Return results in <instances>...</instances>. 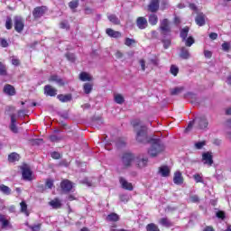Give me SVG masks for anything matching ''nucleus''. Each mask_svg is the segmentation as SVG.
Returning <instances> with one entry per match:
<instances>
[{
    "label": "nucleus",
    "mask_w": 231,
    "mask_h": 231,
    "mask_svg": "<svg viewBox=\"0 0 231 231\" xmlns=\"http://www.w3.org/2000/svg\"><path fill=\"white\" fill-rule=\"evenodd\" d=\"M134 162H135L139 169H143V167L147 165L149 159H147V157H145L143 154L136 156L132 152H125L121 157L120 165L122 169H131Z\"/></svg>",
    "instance_id": "f257e3e1"
},
{
    "label": "nucleus",
    "mask_w": 231,
    "mask_h": 231,
    "mask_svg": "<svg viewBox=\"0 0 231 231\" xmlns=\"http://www.w3.org/2000/svg\"><path fill=\"white\" fill-rule=\"evenodd\" d=\"M132 125L134 129L136 142L139 143H147L149 142V138L147 136V126L143 125L140 119L132 121Z\"/></svg>",
    "instance_id": "f03ea898"
},
{
    "label": "nucleus",
    "mask_w": 231,
    "mask_h": 231,
    "mask_svg": "<svg viewBox=\"0 0 231 231\" xmlns=\"http://www.w3.org/2000/svg\"><path fill=\"white\" fill-rule=\"evenodd\" d=\"M193 125H195L196 129H200V131H207L208 127V120L205 116H197L193 121L189 123L186 131H190Z\"/></svg>",
    "instance_id": "7ed1b4c3"
},
{
    "label": "nucleus",
    "mask_w": 231,
    "mask_h": 231,
    "mask_svg": "<svg viewBox=\"0 0 231 231\" xmlns=\"http://www.w3.org/2000/svg\"><path fill=\"white\" fill-rule=\"evenodd\" d=\"M151 148L148 150V154L152 156V158L156 157L161 152H163L165 146L162 143V140L160 139H152L150 141Z\"/></svg>",
    "instance_id": "20e7f679"
},
{
    "label": "nucleus",
    "mask_w": 231,
    "mask_h": 231,
    "mask_svg": "<svg viewBox=\"0 0 231 231\" xmlns=\"http://www.w3.org/2000/svg\"><path fill=\"white\" fill-rule=\"evenodd\" d=\"M159 30L161 31V35H163V37L167 36L169 33H171V32H172L169 19L164 18L160 21Z\"/></svg>",
    "instance_id": "39448f33"
},
{
    "label": "nucleus",
    "mask_w": 231,
    "mask_h": 231,
    "mask_svg": "<svg viewBox=\"0 0 231 231\" xmlns=\"http://www.w3.org/2000/svg\"><path fill=\"white\" fill-rule=\"evenodd\" d=\"M14 30L18 33H21L24 30V21L21 16H14Z\"/></svg>",
    "instance_id": "423d86ee"
},
{
    "label": "nucleus",
    "mask_w": 231,
    "mask_h": 231,
    "mask_svg": "<svg viewBox=\"0 0 231 231\" xmlns=\"http://www.w3.org/2000/svg\"><path fill=\"white\" fill-rule=\"evenodd\" d=\"M202 162H203L204 165L212 167V164L214 163V160L212 159V153H210L209 152H204L202 154Z\"/></svg>",
    "instance_id": "0eeeda50"
},
{
    "label": "nucleus",
    "mask_w": 231,
    "mask_h": 231,
    "mask_svg": "<svg viewBox=\"0 0 231 231\" xmlns=\"http://www.w3.org/2000/svg\"><path fill=\"white\" fill-rule=\"evenodd\" d=\"M44 14H46V7H44V6L36 7L32 11V15H33L34 19H41V17H42V15H44Z\"/></svg>",
    "instance_id": "6e6552de"
},
{
    "label": "nucleus",
    "mask_w": 231,
    "mask_h": 231,
    "mask_svg": "<svg viewBox=\"0 0 231 231\" xmlns=\"http://www.w3.org/2000/svg\"><path fill=\"white\" fill-rule=\"evenodd\" d=\"M148 10L149 12H152V14H154L160 10V0H151L150 4L148 5Z\"/></svg>",
    "instance_id": "1a4fd4ad"
},
{
    "label": "nucleus",
    "mask_w": 231,
    "mask_h": 231,
    "mask_svg": "<svg viewBox=\"0 0 231 231\" xmlns=\"http://www.w3.org/2000/svg\"><path fill=\"white\" fill-rule=\"evenodd\" d=\"M60 187L63 192H71V189H73V183H71V181H69V180H65L61 181Z\"/></svg>",
    "instance_id": "9d476101"
},
{
    "label": "nucleus",
    "mask_w": 231,
    "mask_h": 231,
    "mask_svg": "<svg viewBox=\"0 0 231 231\" xmlns=\"http://www.w3.org/2000/svg\"><path fill=\"white\" fill-rule=\"evenodd\" d=\"M136 24L139 30H145V28L149 26V23H147V19L143 16H140L137 18Z\"/></svg>",
    "instance_id": "9b49d317"
},
{
    "label": "nucleus",
    "mask_w": 231,
    "mask_h": 231,
    "mask_svg": "<svg viewBox=\"0 0 231 231\" xmlns=\"http://www.w3.org/2000/svg\"><path fill=\"white\" fill-rule=\"evenodd\" d=\"M119 183L121 184L122 189H125V190H133V184L127 181L125 178L120 177Z\"/></svg>",
    "instance_id": "f8f14e48"
},
{
    "label": "nucleus",
    "mask_w": 231,
    "mask_h": 231,
    "mask_svg": "<svg viewBox=\"0 0 231 231\" xmlns=\"http://www.w3.org/2000/svg\"><path fill=\"white\" fill-rule=\"evenodd\" d=\"M44 93L47 97H56L57 96V88H54L51 85H46L44 87Z\"/></svg>",
    "instance_id": "ddd939ff"
},
{
    "label": "nucleus",
    "mask_w": 231,
    "mask_h": 231,
    "mask_svg": "<svg viewBox=\"0 0 231 231\" xmlns=\"http://www.w3.org/2000/svg\"><path fill=\"white\" fill-rule=\"evenodd\" d=\"M22 176L23 180H27L28 181H30L32 180V170H30V168L26 166H23L22 168Z\"/></svg>",
    "instance_id": "4468645a"
},
{
    "label": "nucleus",
    "mask_w": 231,
    "mask_h": 231,
    "mask_svg": "<svg viewBox=\"0 0 231 231\" xmlns=\"http://www.w3.org/2000/svg\"><path fill=\"white\" fill-rule=\"evenodd\" d=\"M106 33L108 35V37H112L114 39H120V37H122V32L115 31L111 28H107L106 30Z\"/></svg>",
    "instance_id": "2eb2a0df"
},
{
    "label": "nucleus",
    "mask_w": 231,
    "mask_h": 231,
    "mask_svg": "<svg viewBox=\"0 0 231 231\" xmlns=\"http://www.w3.org/2000/svg\"><path fill=\"white\" fill-rule=\"evenodd\" d=\"M4 93H5V95H9V97H14V95H15V88L10 84H6L4 87Z\"/></svg>",
    "instance_id": "dca6fc26"
},
{
    "label": "nucleus",
    "mask_w": 231,
    "mask_h": 231,
    "mask_svg": "<svg viewBox=\"0 0 231 231\" xmlns=\"http://www.w3.org/2000/svg\"><path fill=\"white\" fill-rule=\"evenodd\" d=\"M180 57L184 60H188V59H190V52L189 51V49H187V47L180 48Z\"/></svg>",
    "instance_id": "f3484780"
},
{
    "label": "nucleus",
    "mask_w": 231,
    "mask_h": 231,
    "mask_svg": "<svg viewBox=\"0 0 231 231\" xmlns=\"http://www.w3.org/2000/svg\"><path fill=\"white\" fill-rule=\"evenodd\" d=\"M159 174H161L162 178H167L171 174V169L169 166H161L159 168Z\"/></svg>",
    "instance_id": "a211bd4d"
},
{
    "label": "nucleus",
    "mask_w": 231,
    "mask_h": 231,
    "mask_svg": "<svg viewBox=\"0 0 231 231\" xmlns=\"http://www.w3.org/2000/svg\"><path fill=\"white\" fill-rule=\"evenodd\" d=\"M49 82H56L58 86H64V80H62V79H60V77L58 75H51L49 78Z\"/></svg>",
    "instance_id": "6ab92c4d"
},
{
    "label": "nucleus",
    "mask_w": 231,
    "mask_h": 231,
    "mask_svg": "<svg viewBox=\"0 0 231 231\" xmlns=\"http://www.w3.org/2000/svg\"><path fill=\"white\" fill-rule=\"evenodd\" d=\"M173 182L175 185H181V183H183V176L181 175V172L176 171L174 173Z\"/></svg>",
    "instance_id": "aec40b11"
},
{
    "label": "nucleus",
    "mask_w": 231,
    "mask_h": 231,
    "mask_svg": "<svg viewBox=\"0 0 231 231\" xmlns=\"http://www.w3.org/2000/svg\"><path fill=\"white\" fill-rule=\"evenodd\" d=\"M50 207H52V208L58 209L62 207V202L59 199H54L49 202Z\"/></svg>",
    "instance_id": "412c9836"
},
{
    "label": "nucleus",
    "mask_w": 231,
    "mask_h": 231,
    "mask_svg": "<svg viewBox=\"0 0 231 231\" xmlns=\"http://www.w3.org/2000/svg\"><path fill=\"white\" fill-rule=\"evenodd\" d=\"M195 22L198 26H205V14H199L195 18Z\"/></svg>",
    "instance_id": "4be33fe9"
},
{
    "label": "nucleus",
    "mask_w": 231,
    "mask_h": 231,
    "mask_svg": "<svg viewBox=\"0 0 231 231\" xmlns=\"http://www.w3.org/2000/svg\"><path fill=\"white\" fill-rule=\"evenodd\" d=\"M57 98L59 99L60 102H63V103H66V102H71V94H67V95H58L57 96Z\"/></svg>",
    "instance_id": "5701e85b"
},
{
    "label": "nucleus",
    "mask_w": 231,
    "mask_h": 231,
    "mask_svg": "<svg viewBox=\"0 0 231 231\" xmlns=\"http://www.w3.org/2000/svg\"><path fill=\"white\" fill-rule=\"evenodd\" d=\"M148 23L152 26H156V24H158V15H156L154 14H149V16H148Z\"/></svg>",
    "instance_id": "b1692460"
},
{
    "label": "nucleus",
    "mask_w": 231,
    "mask_h": 231,
    "mask_svg": "<svg viewBox=\"0 0 231 231\" xmlns=\"http://www.w3.org/2000/svg\"><path fill=\"white\" fill-rule=\"evenodd\" d=\"M189 27H184L182 29H180V37L182 41H185L187 39V37H189Z\"/></svg>",
    "instance_id": "393cba45"
},
{
    "label": "nucleus",
    "mask_w": 231,
    "mask_h": 231,
    "mask_svg": "<svg viewBox=\"0 0 231 231\" xmlns=\"http://www.w3.org/2000/svg\"><path fill=\"white\" fill-rule=\"evenodd\" d=\"M159 223L160 225H162V226H166L167 228L172 226V222H171V220H169L167 217L161 218Z\"/></svg>",
    "instance_id": "a878e982"
},
{
    "label": "nucleus",
    "mask_w": 231,
    "mask_h": 231,
    "mask_svg": "<svg viewBox=\"0 0 231 231\" xmlns=\"http://www.w3.org/2000/svg\"><path fill=\"white\" fill-rule=\"evenodd\" d=\"M20 156L17 152H12L11 154L8 155V161L11 163H14V162H19Z\"/></svg>",
    "instance_id": "bb28decb"
},
{
    "label": "nucleus",
    "mask_w": 231,
    "mask_h": 231,
    "mask_svg": "<svg viewBox=\"0 0 231 231\" xmlns=\"http://www.w3.org/2000/svg\"><path fill=\"white\" fill-rule=\"evenodd\" d=\"M79 80H81L82 82H89L91 81V76H89L88 72H81L79 74Z\"/></svg>",
    "instance_id": "cd10ccee"
},
{
    "label": "nucleus",
    "mask_w": 231,
    "mask_h": 231,
    "mask_svg": "<svg viewBox=\"0 0 231 231\" xmlns=\"http://www.w3.org/2000/svg\"><path fill=\"white\" fill-rule=\"evenodd\" d=\"M0 223H2V228H6L10 225V221L6 219V216L0 214Z\"/></svg>",
    "instance_id": "c85d7f7f"
},
{
    "label": "nucleus",
    "mask_w": 231,
    "mask_h": 231,
    "mask_svg": "<svg viewBox=\"0 0 231 231\" xmlns=\"http://www.w3.org/2000/svg\"><path fill=\"white\" fill-rule=\"evenodd\" d=\"M20 207H21V212L23 214H25V216H30V213L28 212V205L26 204L25 201H22L20 203Z\"/></svg>",
    "instance_id": "c756f323"
},
{
    "label": "nucleus",
    "mask_w": 231,
    "mask_h": 231,
    "mask_svg": "<svg viewBox=\"0 0 231 231\" xmlns=\"http://www.w3.org/2000/svg\"><path fill=\"white\" fill-rule=\"evenodd\" d=\"M107 19L113 24H120V19H118V17L115 14H108Z\"/></svg>",
    "instance_id": "7c9ffc66"
},
{
    "label": "nucleus",
    "mask_w": 231,
    "mask_h": 231,
    "mask_svg": "<svg viewBox=\"0 0 231 231\" xmlns=\"http://www.w3.org/2000/svg\"><path fill=\"white\" fill-rule=\"evenodd\" d=\"M120 217L116 213H111L106 217V221L116 222L119 221Z\"/></svg>",
    "instance_id": "2f4dec72"
},
{
    "label": "nucleus",
    "mask_w": 231,
    "mask_h": 231,
    "mask_svg": "<svg viewBox=\"0 0 231 231\" xmlns=\"http://www.w3.org/2000/svg\"><path fill=\"white\" fill-rule=\"evenodd\" d=\"M114 100H115L116 104H119V105H122V104H124V102H125L124 96H122L121 94H116L114 96Z\"/></svg>",
    "instance_id": "473e14b6"
},
{
    "label": "nucleus",
    "mask_w": 231,
    "mask_h": 231,
    "mask_svg": "<svg viewBox=\"0 0 231 231\" xmlns=\"http://www.w3.org/2000/svg\"><path fill=\"white\" fill-rule=\"evenodd\" d=\"M185 88L183 87H176L175 88L171 89V95L176 96L183 93Z\"/></svg>",
    "instance_id": "72a5a7b5"
},
{
    "label": "nucleus",
    "mask_w": 231,
    "mask_h": 231,
    "mask_svg": "<svg viewBox=\"0 0 231 231\" xmlns=\"http://www.w3.org/2000/svg\"><path fill=\"white\" fill-rule=\"evenodd\" d=\"M182 42H185V46L190 48V46H192V44H194L196 41L194 40V37L189 36L188 38H186V40H182Z\"/></svg>",
    "instance_id": "f704fd0d"
},
{
    "label": "nucleus",
    "mask_w": 231,
    "mask_h": 231,
    "mask_svg": "<svg viewBox=\"0 0 231 231\" xmlns=\"http://www.w3.org/2000/svg\"><path fill=\"white\" fill-rule=\"evenodd\" d=\"M0 190L6 196H10V194H12V189H10V188L5 184L0 185Z\"/></svg>",
    "instance_id": "c9c22d12"
},
{
    "label": "nucleus",
    "mask_w": 231,
    "mask_h": 231,
    "mask_svg": "<svg viewBox=\"0 0 231 231\" xmlns=\"http://www.w3.org/2000/svg\"><path fill=\"white\" fill-rule=\"evenodd\" d=\"M83 89H84V93H86V95H89V93H91V91H93V85H91L90 83H85L83 86Z\"/></svg>",
    "instance_id": "e433bc0d"
},
{
    "label": "nucleus",
    "mask_w": 231,
    "mask_h": 231,
    "mask_svg": "<svg viewBox=\"0 0 231 231\" xmlns=\"http://www.w3.org/2000/svg\"><path fill=\"white\" fill-rule=\"evenodd\" d=\"M146 230L147 231H160V228H158V226L156 224H148L146 226Z\"/></svg>",
    "instance_id": "4c0bfd02"
},
{
    "label": "nucleus",
    "mask_w": 231,
    "mask_h": 231,
    "mask_svg": "<svg viewBox=\"0 0 231 231\" xmlns=\"http://www.w3.org/2000/svg\"><path fill=\"white\" fill-rule=\"evenodd\" d=\"M162 42L163 44L164 50H169V48H171V39H162Z\"/></svg>",
    "instance_id": "58836bf2"
},
{
    "label": "nucleus",
    "mask_w": 231,
    "mask_h": 231,
    "mask_svg": "<svg viewBox=\"0 0 231 231\" xmlns=\"http://www.w3.org/2000/svg\"><path fill=\"white\" fill-rule=\"evenodd\" d=\"M69 7L70 10H75L76 8H79V0H73L69 2Z\"/></svg>",
    "instance_id": "ea45409f"
},
{
    "label": "nucleus",
    "mask_w": 231,
    "mask_h": 231,
    "mask_svg": "<svg viewBox=\"0 0 231 231\" xmlns=\"http://www.w3.org/2000/svg\"><path fill=\"white\" fill-rule=\"evenodd\" d=\"M6 66H5L2 62H0V76L6 77Z\"/></svg>",
    "instance_id": "a19ab883"
},
{
    "label": "nucleus",
    "mask_w": 231,
    "mask_h": 231,
    "mask_svg": "<svg viewBox=\"0 0 231 231\" xmlns=\"http://www.w3.org/2000/svg\"><path fill=\"white\" fill-rule=\"evenodd\" d=\"M170 71L171 75L176 77L180 71V69L176 65H171Z\"/></svg>",
    "instance_id": "79ce46f5"
},
{
    "label": "nucleus",
    "mask_w": 231,
    "mask_h": 231,
    "mask_svg": "<svg viewBox=\"0 0 231 231\" xmlns=\"http://www.w3.org/2000/svg\"><path fill=\"white\" fill-rule=\"evenodd\" d=\"M193 178L196 181V183H203V176L199 173H196L193 175Z\"/></svg>",
    "instance_id": "37998d69"
},
{
    "label": "nucleus",
    "mask_w": 231,
    "mask_h": 231,
    "mask_svg": "<svg viewBox=\"0 0 231 231\" xmlns=\"http://www.w3.org/2000/svg\"><path fill=\"white\" fill-rule=\"evenodd\" d=\"M125 46H133V44H136V40L131 38H125Z\"/></svg>",
    "instance_id": "c03bdc74"
},
{
    "label": "nucleus",
    "mask_w": 231,
    "mask_h": 231,
    "mask_svg": "<svg viewBox=\"0 0 231 231\" xmlns=\"http://www.w3.org/2000/svg\"><path fill=\"white\" fill-rule=\"evenodd\" d=\"M5 28L6 30H12V18L10 16L6 18Z\"/></svg>",
    "instance_id": "a18cd8bd"
},
{
    "label": "nucleus",
    "mask_w": 231,
    "mask_h": 231,
    "mask_svg": "<svg viewBox=\"0 0 231 231\" xmlns=\"http://www.w3.org/2000/svg\"><path fill=\"white\" fill-rule=\"evenodd\" d=\"M51 156L53 160H60V153H59V152H52Z\"/></svg>",
    "instance_id": "49530a36"
},
{
    "label": "nucleus",
    "mask_w": 231,
    "mask_h": 231,
    "mask_svg": "<svg viewBox=\"0 0 231 231\" xmlns=\"http://www.w3.org/2000/svg\"><path fill=\"white\" fill-rule=\"evenodd\" d=\"M189 201H191V203H199V197L193 195L189 198Z\"/></svg>",
    "instance_id": "de8ad7c7"
},
{
    "label": "nucleus",
    "mask_w": 231,
    "mask_h": 231,
    "mask_svg": "<svg viewBox=\"0 0 231 231\" xmlns=\"http://www.w3.org/2000/svg\"><path fill=\"white\" fill-rule=\"evenodd\" d=\"M205 145H206L205 141L199 142V143H195L196 149H203V147H205Z\"/></svg>",
    "instance_id": "09e8293b"
},
{
    "label": "nucleus",
    "mask_w": 231,
    "mask_h": 231,
    "mask_svg": "<svg viewBox=\"0 0 231 231\" xmlns=\"http://www.w3.org/2000/svg\"><path fill=\"white\" fill-rule=\"evenodd\" d=\"M66 58L68 60H70V62H75V54L69 52L66 54Z\"/></svg>",
    "instance_id": "8fccbe9b"
},
{
    "label": "nucleus",
    "mask_w": 231,
    "mask_h": 231,
    "mask_svg": "<svg viewBox=\"0 0 231 231\" xmlns=\"http://www.w3.org/2000/svg\"><path fill=\"white\" fill-rule=\"evenodd\" d=\"M50 140L51 142H60V140H62V137H59L57 135H51Z\"/></svg>",
    "instance_id": "3c124183"
},
{
    "label": "nucleus",
    "mask_w": 231,
    "mask_h": 231,
    "mask_svg": "<svg viewBox=\"0 0 231 231\" xmlns=\"http://www.w3.org/2000/svg\"><path fill=\"white\" fill-rule=\"evenodd\" d=\"M29 228L32 231H40L41 230V224H37L34 226H30Z\"/></svg>",
    "instance_id": "603ef678"
},
{
    "label": "nucleus",
    "mask_w": 231,
    "mask_h": 231,
    "mask_svg": "<svg viewBox=\"0 0 231 231\" xmlns=\"http://www.w3.org/2000/svg\"><path fill=\"white\" fill-rule=\"evenodd\" d=\"M222 50H223L224 51H228L230 50V43H228V42H224V43L222 44Z\"/></svg>",
    "instance_id": "864d4df0"
},
{
    "label": "nucleus",
    "mask_w": 231,
    "mask_h": 231,
    "mask_svg": "<svg viewBox=\"0 0 231 231\" xmlns=\"http://www.w3.org/2000/svg\"><path fill=\"white\" fill-rule=\"evenodd\" d=\"M45 185H46L47 189H51L53 187V180H51V179H48L46 180V184Z\"/></svg>",
    "instance_id": "5fc2aeb1"
},
{
    "label": "nucleus",
    "mask_w": 231,
    "mask_h": 231,
    "mask_svg": "<svg viewBox=\"0 0 231 231\" xmlns=\"http://www.w3.org/2000/svg\"><path fill=\"white\" fill-rule=\"evenodd\" d=\"M120 199L123 203H127L129 201V196L127 195H120Z\"/></svg>",
    "instance_id": "6e6d98bb"
},
{
    "label": "nucleus",
    "mask_w": 231,
    "mask_h": 231,
    "mask_svg": "<svg viewBox=\"0 0 231 231\" xmlns=\"http://www.w3.org/2000/svg\"><path fill=\"white\" fill-rule=\"evenodd\" d=\"M84 183H86V185H88V187H95V182H93V180H89L88 179H85Z\"/></svg>",
    "instance_id": "4d7b16f0"
},
{
    "label": "nucleus",
    "mask_w": 231,
    "mask_h": 231,
    "mask_svg": "<svg viewBox=\"0 0 231 231\" xmlns=\"http://www.w3.org/2000/svg\"><path fill=\"white\" fill-rule=\"evenodd\" d=\"M216 216H217V217H218V219H224L225 218V212L217 211Z\"/></svg>",
    "instance_id": "13d9d810"
},
{
    "label": "nucleus",
    "mask_w": 231,
    "mask_h": 231,
    "mask_svg": "<svg viewBox=\"0 0 231 231\" xmlns=\"http://www.w3.org/2000/svg\"><path fill=\"white\" fill-rule=\"evenodd\" d=\"M10 129L13 133H18L19 130L17 129V125L15 124H11Z\"/></svg>",
    "instance_id": "bf43d9fd"
},
{
    "label": "nucleus",
    "mask_w": 231,
    "mask_h": 231,
    "mask_svg": "<svg viewBox=\"0 0 231 231\" xmlns=\"http://www.w3.org/2000/svg\"><path fill=\"white\" fill-rule=\"evenodd\" d=\"M1 46L2 48H8V42L5 39H1Z\"/></svg>",
    "instance_id": "052dcab7"
},
{
    "label": "nucleus",
    "mask_w": 231,
    "mask_h": 231,
    "mask_svg": "<svg viewBox=\"0 0 231 231\" xmlns=\"http://www.w3.org/2000/svg\"><path fill=\"white\" fill-rule=\"evenodd\" d=\"M12 64H13V66H19V64H21V62L19 61L18 59L13 58Z\"/></svg>",
    "instance_id": "680f3d73"
},
{
    "label": "nucleus",
    "mask_w": 231,
    "mask_h": 231,
    "mask_svg": "<svg viewBox=\"0 0 231 231\" xmlns=\"http://www.w3.org/2000/svg\"><path fill=\"white\" fill-rule=\"evenodd\" d=\"M60 28H62L63 30L64 29L68 30V28H69V25L66 22H61L60 23Z\"/></svg>",
    "instance_id": "e2e57ef3"
},
{
    "label": "nucleus",
    "mask_w": 231,
    "mask_h": 231,
    "mask_svg": "<svg viewBox=\"0 0 231 231\" xmlns=\"http://www.w3.org/2000/svg\"><path fill=\"white\" fill-rule=\"evenodd\" d=\"M209 38L212 40V41H216V39H217V33L216 32H211L209 34Z\"/></svg>",
    "instance_id": "0e129e2a"
},
{
    "label": "nucleus",
    "mask_w": 231,
    "mask_h": 231,
    "mask_svg": "<svg viewBox=\"0 0 231 231\" xmlns=\"http://www.w3.org/2000/svg\"><path fill=\"white\" fill-rule=\"evenodd\" d=\"M16 122L15 114L11 115V124H16Z\"/></svg>",
    "instance_id": "69168bd1"
},
{
    "label": "nucleus",
    "mask_w": 231,
    "mask_h": 231,
    "mask_svg": "<svg viewBox=\"0 0 231 231\" xmlns=\"http://www.w3.org/2000/svg\"><path fill=\"white\" fill-rule=\"evenodd\" d=\"M203 231H216L212 226H207Z\"/></svg>",
    "instance_id": "338daca9"
},
{
    "label": "nucleus",
    "mask_w": 231,
    "mask_h": 231,
    "mask_svg": "<svg viewBox=\"0 0 231 231\" xmlns=\"http://www.w3.org/2000/svg\"><path fill=\"white\" fill-rule=\"evenodd\" d=\"M140 64H141V68H142L143 71H145V60H141Z\"/></svg>",
    "instance_id": "774afa93"
}]
</instances>
